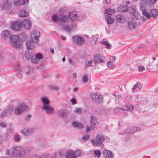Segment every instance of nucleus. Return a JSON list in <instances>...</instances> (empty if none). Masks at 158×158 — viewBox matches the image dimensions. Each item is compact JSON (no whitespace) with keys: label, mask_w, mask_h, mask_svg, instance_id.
Returning a JSON list of instances; mask_svg holds the SVG:
<instances>
[{"label":"nucleus","mask_w":158,"mask_h":158,"mask_svg":"<svg viewBox=\"0 0 158 158\" xmlns=\"http://www.w3.org/2000/svg\"><path fill=\"white\" fill-rule=\"evenodd\" d=\"M30 151L29 148H23L20 146H16L10 150H7L6 154L11 157L15 156L17 158H27L28 154Z\"/></svg>","instance_id":"obj_1"},{"label":"nucleus","mask_w":158,"mask_h":158,"mask_svg":"<svg viewBox=\"0 0 158 158\" xmlns=\"http://www.w3.org/2000/svg\"><path fill=\"white\" fill-rule=\"evenodd\" d=\"M80 17L78 16L77 13L76 11H73L70 13L69 16L64 15L63 16L59 17L56 15H52V21L56 22V21H63L65 23H69L71 20H79Z\"/></svg>","instance_id":"obj_2"},{"label":"nucleus","mask_w":158,"mask_h":158,"mask_svg":"<svg viewBox=\"0 0 158 158\" xmlns=\"http://www.w3.org/2000/svg\"><path fill=\"white\" fill-rule=\"evenodd\" d=\"M41 100L43 104L42 111H44L48 115L51 116L54 114V108L50 105V101L48 98L45 97H42Z\"/></svg>","instance_id":"obj_3"},{"label":"nucleus","mask_w":158,"mask_h":158,"mask_svg":"<svg viewBox=\"0 0 158 158\" xmlns=\"http://www.w3.org/2000/svg\"><path fill=\"white\" fill-rule=\"evenodd\" d=\"M105 139L103 134H98L97 135L95 139H91L90 141L94 147L102 146L103 147L104 146L103 143Z\"/></svg>","instance_id":"obj_4"},{"label":"nucleus","mask_w":158,"mask_h":158,"mask_svg":"<svg viewBox=\"0 0 158 158\" xmlns=\"http://www.w3.org/2000/svg\"><path fill=\"white\" fill-rule=\"evenodd\" d=\"M57 22L60 23L62 30L68 33L71 32L72 31L73 27L75 26V25L72 22H71L72 23H71L63 21H58L56 22Z\"/></svg>","instance_id":"obj_5"},{"label":"nucleus","mask_w":158,"mask_h":158,"mask_svg":"<svg viewBox=\"0 0 158 158\" xmlns=\"http://www.w3.org/2000/svg\"><path fill=\"white\" fill-rule=\"evenodd\" d=\"M28 109V107L24 103H21L15 108L14 112L15 114L19 115L23 112L27 110Z\"/></svg>","instance_id":"obj_6"},{"label":"nucleus","mask_w":158,"mask_h":158,"mask_svg":"<svg viewBox=\"0 0 158 158\" xmlns=\"http://www.w3.org/2000/svg\"><path fill=\"white\" fill-rule=\"evenodd\" d=\"M19 37L16 35H12L10 37V41L12 46L16 48H19L21 46L19 42Z\"/></svg>","instance_id":"obj_7"},{"label":"nucleus","mask_w":158,"mask_h":158,"mask_svg":"<svg viewBox=\"0 0 158 158\" xmlns=\"http://www.w3.org/2000/svg\"><path fill=\"white\" fill-rule=\"evenodd\" d=\"M16 67H15V69L17 71V76L20 77L22 76L21 75L19 76L20 75L23 74L27 75L29 73V70L27 68H21L18 64H16Z\"/></svg>","instance_id":"obj_8"},{"label":"nucleus","mask_w":158,"mask_h":158,"mask_svg":"<svg viewBox=\"0 0 158 158\" xmlns=\"http://www.w3.org/2000/svg\"><path fill=\"white\" fill-rule=\"evenodd\" d=\"M13 2L11 0H7L3 1L1 7L3 10H8L12 7Z\"/></svg>","instance_id":"obj_9"},{"label":"nucleus","mask_w":158,"mask_h":158,"mask_svg":"<svg viewBox=\"0 0 158 158\" xmlns=\"http://www.w3.org/2000/svg\"><path fill=\"white\" fill-rule=\"evenodd\" d=\"M91 98L94 101L98 104H101L103 102L102 96L95 93L91 94Z\"/></svg>","instance_id":"obj_10"},{"label":"nucleus","mask_w":158,"mask_h":158,"mask_svg":"<svg viewBox=\"0 0 158 158\" xmlns=\"http://www.w3.org/2000/svg\"><path fill=\"white\" fill-rule=\"evenodd\" d=\"M74 43L78 46H81L84 43L85 40L82 37L75 35L73 37Z\"/></svg>","instance_id":"obj_11"},{"label":"nucleus","mask_w":158,"mask_h":158,"mask_svg":"<svg viewBox=\"0 0 158 158\" xmlns=\"http://www.w3.org/2000/svg\"><path fill=\"white\" fill-rule=\"evenodd\" d=\"M40 35L39 31L34 30L31 34V38L32 41L35 43L37 42L38 40V37Z\"/></svg>","instance_id":"obj_12"},{"label":"nucleus","mask_w":158,"mask_h":158,"mask_svg":"<svg viewBox=\"0 0 158 158\" xmlns=\"http://www.w3.org/2000/svg\"><path fill=\"white\" fill-rule=\"evenodd\" d=\"M43 60L42 56L40 53H38L36 55H33L31 58L30 59L32 63L36 64L40 60Z\"/></svg>","instance_id":"obj_13"},{"label":"nucleus","mask_w":158,"mask_h":158,"mask_svg":"<svg viewBox=\"0 0 158 158\" xmlns=\"http://www.w3.org/2000/svg\"><path fill=\"white\" fill-rule=\"evenodd\" d=\"M35 132V129L33 128H24L22 130L21 132L25 136L31 135Z\"/></svg>","instance_id":"obj_14"},{"label":"nucleus","mask_w":158,"mask_h":158,"mask_svg":"<svg viewBox=\"0 0 158 158\" xmlns=\"http://www.w3.org/2000/svg\"><path fill=\"white\" fill-rule=\"evenodd\" d=\"M22 22L19 21L14 23L11 26V29L16 31H19L21 30L22 28Z\"/></svg>","instance_id":"obj_15"},{"label":"nucleus","mask_w":158,"mask_h":158,"mask_svg":"<svg viewBox=\"0 0 158 158\" xmlns=\"http://www.w3.org/2000/svg\"><path fill=\"white\" fill-rule=\"evenodd\" d=\"M29 2V0H14V4L15 6H17L27 4Z\"/></svg>","instance_id":"obj_16"},{"label":"nucleus","mask_w":158,"mask_h":158,"mask_svg":"<svg viewBox=\"0 0 158 158\" xmlns=\"http://www.w3.org/2000/svg\"><path fill=\"white\" fill-rule=\"evenodd\" d=\"M142 85L140 82H138L132 88V91L133 93L139 91L142 89Z\"/></svg>","instance_id":"obj_17"},{"label":"nucleus","mask_w":158,"mask_h":158,"mask_svg":"<svg viewBox=\"0 0 158 158\" xmlns=\"http://www.w3.org/2000/svg\"><path fill=\"white\" fill-rule=\"evenodd\" d=\"M22 23V24L23 25L24 27L26 29H30L32 26L31 22L26 19H24Z\"/></svg>","instance_id":"obj_18"},{"label":"nucleus","mask_w":158,"mask_h":158,"mask_svg":"<svg viewBox=\"0 0 158 158\" xmlns=\"http://www.w3.org/2000/svg\"><path fill=\"white\" fill-rule=\"evenodd\" d=\"M140 130L139 128L136 127H129L125 132V133L128 134H133L137 131Z\"/></svg>","instance_id":"obj_19"},{"label":"nucleus","mask_w":158,"mask_h":158,"mask_svg":"<svg viewBox=\"0 0 158 158\" xmlns=\"http://www.w3.org/2000/svg\"><path fill=\"white\" fill-rule=\"evenodd\" d=\"M97 124V118L95 116H92L91 117V127L92 129L94 130L95 126Z\"/></svg>","instance_id":"obj_20"},{"label":"nucleus","mask_w":158,"mask_h":158,"mask_svg":"<svg viewBox=\"0 0 158 158\" xmlns=\"http://www.w3.org/2000/svg\"><path fill=\"white\" fill-rule=\"evenodd\" d=\"M35 53L33 52V50H27L25 52V56L27 60H30L32 57L34 55Z\"/></svg>","instance_id":"obj_21"},{"label":"nucleus","mask_w":158,"mask_h":158,"mask_svg":"<svg viewBox=\"0 0 158 158\" xmlns=\"http://www.w3.org/2000/svg\"><path fill=\"white\" fill-rule=\"evenodd\" d=\"M10 32L7 30H5L1 33V36L3 39L5 40L9 38L10 36Z\"/></svg>","instance_id":"obj_22"},{"label":"nucleus","mask_w":158,"mask_h":158,"mask_svg":"<svg viewBox=\"0 0 158 158\" xmlns=\"http://www.w3.org/2000/svg\"><path fill=\"white\" fill-rule=\"evenodd\" d=\"M94 60L95 63H103V60L102 59L101 56L99 54H96L94 55Z\"/></svg>","instance_id":"obj_23"},{"label":"nucleus","mask_w":158,"mask_h":158,"mask_svg":"<svg viewBox=\"0 0 158 158\" xmlns=\"http://www.w3.org/2000/svg\"><path fill=\"white\" fill-rule=\"evenodd\" d=\"M102 154L105 158H112L113 154L112 153L107 150H105L102 152Z\"/></svg>","instance_id":"obj_24"},{"label":"nucleus","mask_w":158,"mask_h":158,"mask_svg":"<svg viewBox=\"0 0 158 158\" xmlns=\"http://www.w3.org/2000/svg\"><path fill=\"white\" fill-rule=\"evenodd\" d=\"M64 156L66 158H74V151L69 150L67 151L65 154Z\"/></svg>","instance_id":"obj_25"},{"label":"nucleus","mask_w":158,"mask_h":158,"mask_svg":"<svg viewBox=\"0 0 158 158\" xmlns=\"http://www.w3.org/2000/svg\"><path fill=\"white\" fill-rule=\"evenodd\" d=\"M149 14L150 17L155 18L158 15V10L155 9H152L150 10Z\"/></svg>","instance_id":"obj_26"},{"label":"nucleus","mask_w":158,"mask_h":158,"mask_svg":"<svg viewBox=\"0 0 158 158\" xmlns=\"http://www.w3.org/2000/svg\"><path fill=\"white\" fill-rule=\"evenodd\" d=\"M19 16L20 17L24 18L27 17L28 13L25 9H23L20 10L19 13Z\"/></svg>","instance_id":"obj_27"},{"label":"nucleus","mask_w":158,"mask_h":158,"mask_svg":"<svg viewBox=\"0 0 158 158\" xmlns=\"http://www.w3.org/2000/svg\"><path fill=\"white\" fill-rule=\"evenodd\" d=\"M72 125L75 127L81 129L83 127V126L81 123L76 121H74L72 123Z\"/></svg>","instance_id":"obj_28"},{"label":"nucleus","mask_w":158,"mask_h":158,"mask_svg":"<svg viewBox=\"0 0 158 158\" xmlns=\"http://www.w3.org/2000/svg\"><path fill=\"white\" fill-rule=\"evenodd\" d=\"M26 45L28 49L27 50H32V49L34 47L33 42L30 41H28L26 42Z\"/></svg>","instance_id":"obj_29"},{"label":"nucleus","mask_w":158,"mask_h":158,"mask_svg":"<svg viewBox=\"0 0 158 158\" xmlns=\"http://www.w3.org/2000/svg\"><path fill=\"white\" fill-rule=\"evenodd\" d=\"M136 23L133 21H130L128 23V27L130 29H133L136 28Z\"/></svg>","instance_id":"obj_30"},{"label":"nucleus","mask_w":158,"mask_h":158,"mask_svg":"<svg viewBox=\"0 0 158 158\" xmlns=\"http://www.w3.org/2000/svg\"><path fill=\"white\" fill-rule=\"evenodd\" d=\"M105 18L108 24H110L113 23L114 19L110 16L108 15H105Z\"/></svg>","instance_id":"obj_31"},{"label":"nucleus","mask_w":158,"mask_h":158,"mask_svg":"<svg viewBox=\"0 0 158 158\" xmlns=\"http://www.w3.org/2000/svg\"><path fill=\"white\" fill-rule=\"evenodd\" d=\"M21 138V136L19 135L16 134L14 137V141L16 143H19L20 142Z\"/></svg>","instance_id":"obj_32"},{"label":"nucleus","mask_w":158,"mask_h":158,"mask_svg":"<svg viewBox=\"0 0 158 158\" xmlns=\"http://www.w3.org/2000/svg\"><path fill=\"white\" fill-rule=\"evenodd\" d=\"M82 153V151L79 149H77L75 151H74V154L75 155L74 158H77V157L80 156Z\"/></svg>","instance_id":"obj_33"},{"label":"nucleus","mask_w":158,"mask_h":158,"mask_svg":"<svg viewBox=\"0 0 158 158\" xmlns=\"http://www.w3.org/2000/svg\"><path fill=\"white\" fill-rule=\"evenodd\" d=\"M94 152L95 157L97 158H100L101 155V152L98 149L94 150Z\"/></svg>","instance_id":"obj_34"},{"label":"nucleus","mask_w":158,"mask_h":158,"mask_svg":"<svg viewBox=\"0 0 158 158\" xmlns=\"http://www.w3.org/2000/svg\"><path fill=\"white\" fill-rule=\"evenodd\" d=\"M128 9L127 6L126 5H124L121 6L119 7V11L123 12H126Z\"/></svg>","instance_id":"obj_35"},{"label":"nucleus","mask_w":158,"mask_h":158,"mask_svg":"<svg viewBox=\"0 0 158 158\" xmlns=\"http://www.w3.org/2000/svg\"><path fill=\"white\" fill-rule=\"evenodd\" d=\"M58 114L62 117H64L67 115V113L64 110H60L58 112Z\"/></svg>","instance_id":"obj_36"},{"label":"nucleus","mask_w":158,"mask_h":158,"mask_svg":"<svg viewBox=\"0 0 158 158\" xmlns=\"http://www.w3.org/2000/svg\"><path fill=\"white\" fill-rule=\"evenodd\" d=\"M131 17L133 19H138L139 17V14L137 12H131Z\"/></svg>","instance_id":"obj_37"},{"label":"nucleus","mask_w":158,"mask_h":158,"mask_svg":"<svg viewBox=\"0 0 158 158\" xmlns=\"http://www.w3.org/2000/svg\"><path fill=\"white\" fill-rule=\"evenodd\" d=\"M114 10L111 8L108 9L105 11V13L107 15H111L114 12Z\"/></svg>","instance_id":"obj_38"},{"label":"nucleus","mask_w":158,"mask_h":158,"mask_svg":"<svg viewBox=\"0 0 158 158\" xmlns=\"http://www.w3.org/2000/svg\"><path fill=\"white\" fill-rule=\"evenodd\" d=\"M143 14L146 17L147 19L150 18V14L147 12L145 9H143L142 10Z\"/></svg>","instance_id":"obj_39"},{"label":"nucleus","mask_w":158,"mask_h":158,"mask_svg":"<svg viewBox=\"0 0 158 158\" xmlns=\"http://www.w3.org/2000/svg\"><path fill=\"white\" fill-rule=\"evenodd\" d=\"M101 43L105 46L106 48L107 49H110L111 48V45L109 44L108 42L106 41H103L101 42Z\"/></svg>","instance_id":"obj_40"},{"label":"nucleus","mask_w":158,"mask_h":158,"mask_svg":"<svg viewBox=\"0 0 158 158\" xmlns=\"http://www.w3.org/2000/svg\"><path fill=\"white\" fill-rule=\"evenodd\" d=\"M126 109L127 111H131L133 110V106L131 105L128 104L126 106Z\"/></svg>","instance_id":"obj_41"},{"label":"nucleus","mask_w":158,"mask_h":158,"mask_svg":"<svg viewBox=\"0 0 158 158\" xmlns=\"http://www.w3.org/2000/svg\"><path fill=\"white\" fill-rule=\"evenodd\" d=\"M7 114V111L6 110H3L0 114V118H3L6 116Z\"/></svg>","instance_id":"obj_42"},{"label":"nucleus","mask_w":158,"mask_h":158,"mask_svg":"<svg viewBox=\"0 0 158 158\" xmlns=\"http://www.w3.org/2000/svg\"><path fill=\"white\" fill-rule=\"evenodd\" d=\"M50 89L53 90H59V87L56 85H49L48 86Z\"/></svg>","instance_id":"obj_43"},{"label":"nucleus","mask_w":158,"mask_h":158,"mask_svg":"<svg viewBox=\"0 0 158 158\" xmlns=\"http://www.w3.org/2000/svg\"><path fill=\"white\" fill-rule=\"evenodd\" d=\"M82 80L84 83H87L88 81V77L86 75H84L82 77Z\"/></svg>","instance_id":"obj_44"},{"label":"nucleus","mask_w":158,"mask_h":158,"mask_svg":"<svg viewBox=\"0 0 158 158\" xmlns=\"http://www.w3.org/2000/svg\"><path fill=\"white\" fill-rule=\"evenodd\" d=\"M89 137L90 135L89 134H86L83 135L82 137V139L85 142L88 140Z\"/></svg>","instance_id":"obj_45"},{"label":"nucleus","mask_w":158,"mask_h":158,"mask_svg":"<svg viewBox=\"0 0 158 158\" xmlns=\"http://www.w3.org/2000/svg\"><path fill=\"white\" fill-rule=\"evenodd\" d=\"M82 111V110L81 108H75L73 110L74 112L77 114H80Z\"/></svg>","instance_id":"obj_46"},{"label":"nucleus","mask_w":158,"mask_h":158,"mask_svg":"<svg viewBox=\"0 0 158 158\" xmlns=\"http://www.w3.org/2000/svg\"><path fill=\"white\" fill-rule=\"evenodd\" d=\"M19 38H21V40H25L27 38V36L24 33H23L19 35Z\"/></svg>","instance_id":"obj_47"},{"label":"nucleus","mask_w":158,"mask_h":158,"mask_svg":"<svg viewBox=\"0 0 158 158\" xmlns=\"http://www.w3.org/2000/svg\"><path fill=\"white\" fill-rule=\"evenodd\" d=\"M46 158H56V155L55 154L54 155L52 154L46 153Z\"/></svg>","instance_id":"obj_48"},{"label":"nucleus","mask_w":158,"mask_h":158,"mask_svg":"<svg viewBox=\"0 0 158 158\" xmlns=\"http://www.w3.org/2000/svg\"><path fill=\"white\" fill-rule=\"evenodd\" d=\"M98 35H96L92 37V40H94L95 43L98 40Z\"/></svg>","instance_id":"obj_49"},{"label":"nucleus","mask_w":158,"mask_h":158,"mask_svg":"<svg viewBox=\"0 0 158 158\" xmlns=\"http://www.w3.org/2000/svg\"><path fill=\"white\" fill-rule=\"evenodd\" d=\"M107 66L110 69H112L113 68V64L111 61L108 62Z\"/></svg>","instance_id":"obj_50"},{"label":"nucleus","mask_w":158,"mask_h":158,"mask_svg":"<svg viewBox=\"0 0 158 158\" xmlns=\"http://www.w3.org/2000/svg\"><path fill=\"white\" fill-rule=\"evenodd\" d=\"M119 109L120 110H119V112L120 113H121V114L122 113H123L124 114H123L124 116L125 117V116H127V114L126 113V112L125 110L124 109L121 110L120 109V108H119Z\"/></svg>","instance_id":"obj_51"},{"label":"nucleus","mask_w":158,"mask_h":158,"mask_svg":"<svg viewBox=\"0 0 158 158\" xmlns=\"http://www.w3.org/2000/svg\"><path fill=\"white\" fill-rule=\"evenodd\" d=\"M0 126L2 128L6 127L7 125L6 123L3 122H0Z\"/></svg>","instance_id":"obj_52"},{"label":"nucleus","mask_w":158,"mask_h":158,"mask_svg":"<svg viewBox=\"0 0 158 158\" xmlns=\"http://www.w3.org/2000/svg\"><path fill=\"white\" fill-rule=\"evenodd\" d=\"M14 110L12 107H9L8 109V112L10 114H12Z\"/></svg>","instance_id":"obj_53"},{"label":"nucleus","mask_w":158,"mask_h":158,"mask_svg":"<svg viewBox=\"0 0 158 158\" xmlns=\"http://www.w3.org/2000/svg\"><path fill=\"white\" fill-rule=\"evenodd\" d=\"M131 10H132L131 12H135L136 11V7L134 5H132L131 7Z\"/></svg>","instance_id":"obj_54"},{"label":"nucleus","mask_w":158,"mask_h":158,"mask_svg":"<svg viewBox=\"0 0 158 158\" xmlns=\"http://www.w3.org/2000/svg\"><path fill=\"white\" fill-rule=\"evenodd\" d=\"M139 71L142 72L145 69V68L144 66L140 65L138 67Z\"/></svg>","instance_id":"obj_55"},{"label":"nucleus","mask_w":158,"mask_h":158,"mask_svg":"<svg viewBox=\"0 0 158 158\" xmlns=\"http://www.w3.org/2000/svg\"><path fill=\"white\" fill-rule=\"evenodd\" d=\"M70 102H71V103H72V104L73 105H74L77 103L76 100L74 98H73L72 99L70 100Z\"/></svg>","instance_id":"obj_56"},{"label":"nucleus","mask_w":158,"mask_h":158,"mask_svg":"<svg viewBox=\"0 0 158 158\" xmlns=\"http://www.w3.org/2000/svg\"><path fill=\"white\" fill-rule=\"evenodd\" d=\"M120 17H119V23H124L125 22V19H123V17L120 16Z\"/></svg>","instance_id":"obj_57"},{"label":"nucleus","mask_w":158,"mask_h":158,"mask_svg":"<svg viewBox=\"0 0 158 158\" xmlns=\"http://www.w3.org/2000/svg\"><path fill=\"white\" fill-rule=\"evenodd\" d=\"M93 60H90L89 61H88V63H87V65L88 66H92V64L93 63Z\"/></svg>","instance_id":"obj_58"},{"label":"nucleus","mask_w":158,"mask_h":158,"mask_svg":"<svg viewBox=\"0 0 158 158\" xmlns=\"http://www.w3.org/2000/svg\"><path fill=\"white\" fill-rule=\"evenodd\" d=\"M66 8L65 7H62L60 9V10L62 12H64L66 11Z\"/></svg>","instance_id":"obj_59"},{"label":"nucleus","mask_w":158,"mask_h":158,"mask_svg":"<svg viewBox=\"0 0 158 158\" xmlns=\"http://www.w3.org/2000/svg\"><path fill=\"white\" fill-rule=\"evenodd\" d=\"M46 154H45L39 156V158H46Z\"/></svg>","instance_id":"obj_60"},{"label":"nucleus","mask_w":158,"mask_h":158,"mask_svg":"<svg viewBox=\"0 0 158 158\" xmlns=\"http://www.w3.org/2000/svg\"><path fill=\"white\" fill-rule=\"evenodd\" d=\"M8 136V135L7 134H6L4 137V140L5 141H7L9 139Z\"/></svg>","instance_id":"obj_61"},{"label":"nucleus","mask_w":158,"mask_h":158,"mask_svg":"<svg viewBox=\"0 0 158 158\" xmlns=\"http://www.w3.org/2000/svg\"><path fill=\"white\" fill-rule=\"evenodd\" d=\"M86 131H89L90 130V128L89 126H87L86 127Z\"/></svg>","instance_id":"obj_62"},{"label":"nucleus","mask_w":158,"mask_h":158,"mask_svg":"<svg viewBox=\"0 0 158 158\" xmlns=\"http://www.w3.org/2000/svg\"><path fill=\"white\" fill-rule=\"evenodd\" d=\"M105 1L106 3L108 4H110L111 2V0H105Z\"/></svg>","instance_id":"obj_63"},{"label":"nucleus","mask_w":158,"mask_h":158,"mask_svg":"<svg viewBox=\"0 0 158 158\" xmlns=\"http://www.w3.org/2000/svg\"><path fill=\"white\" fill-rule=\"evenodd\" d=\"M156 1L157 0H149V2L152 3H155Z\"/></svg>","instance_id":"obj_64"}]
</instances>
